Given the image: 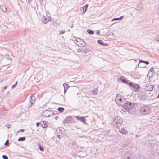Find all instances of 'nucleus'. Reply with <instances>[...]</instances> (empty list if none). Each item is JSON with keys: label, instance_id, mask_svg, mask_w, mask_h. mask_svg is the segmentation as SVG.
Masks as SVG:
<instances>
[{"label": "nucleus", "instance_id": "1", "mask_svg": "<svg viewBox=\"0 0 159 159\" xmlns=\"http://www.w3.org/2000/svg\"><path fill=\"white\" fill-rule=\"evenodd\" d=\"M115 101L118 105L123 107L125 102V100L123 96L120 94H118L116 97Z\"/></svg>", "mask_w": 159, "mask_h": 159}, {"label": "nucleus", "instance_id": "2", "mask_svg": "<svg viewBox=\"0 0 159 159\" xmlns=\"http://www.w3.org/2000/svg\"><path fill=\"white\" fill-rule=\"evenodd\" d=\"M135 107V103L127 102L125 103L123 106L122 107L126 110H128L130 109H134Z\"/></svg>", "mask_w": 159, "mask_h": 159}, {"label": "nucleus", "instance_id": "3", "mask_svg": "<svg viewBox=\"0 0 159 159\" xmlns=\"http://www.w3.org/2000/svg\"><path fill=\"white\" fill-rule=\"evenodd\" d=\"M150 108L148 106H144L141 107L140 109L141 113L143 115H147L150 112Z\"/></svg>", "mask_w": 159, "mask_h": 159}, {"label": "nucleus", "instance_id": "4", "mask_svg": "<svg viewBox=\"0 0 159 159\" xmlns=\"http://www.w3.org/2000/svg\"><path fill=\"white\" fill-rule=\"evenodd\" d=\"M114 122L116 123V124L119 125H117V127H120L123 121L121 118L120 116H116L114 120Z\"/></svg>", "mask_w": 159, "mask_h": 159}, {"label": "nucleus", "instance_id": "5", "mask_svg": "<svg viewBox=\"0 0 159 159\" xmlns=\"http://www.w3.org/2000/svg\"><path fill=\"white\" fill-rule=\"evenodd\" d=\"M51 20V17L50 14L49 13H47L44 16L43 22L44 23L46 24L48 23Z\"/></svg>", "mask_w": 159, "mask_h": 159}, {"label": "nucleus", "instance_id": "6", "mask_svg": "<svg viewBox=\"0 0 159 159\" xmlns=\"http://www.w3.org/2000/svg\"><path fill=\"white\" fill-rule=\"evenodd\" d=\"M73 121V118L71 117H68L66 118L64 121V124H67Z\"/></svg>", "mask_w": 159, "mask_h": 159}, {"label": "nucleus", "instance_id": "7", "mask_svg": "<svg viewBox=\"0 0 159 159\" xmlns=\"http://www.w3.org/2000/svg\"><path fill=\"white\" fill-rule=\"evenodd\" d=\"M88 7V5L87 4L85 6H84L82 7L81 8L80 10L81 11V12L82 14H84L85 13V12L86 11Z\"/></svg>", "mask_w": 159, "mask_h": 159}, {"label": "nucleus", "instance_id": "8", "mask_svg": "<svg viewBox=\"0 0 159 159\" xmlns=\"http://www.w3.org/2000/svg\"><path fill=\"white\" fill-rule=\"evenodd\" d=\"M153 86L149 84L147 85L146 87V90L147 91H152L153 90Z\"/></svg>", "mask_w": 159, "mask_h": 159}, {"label": "nucleus", "instance_id": "9", "mask_svg": "<svg viewBox=\"0 0 159 159\" xmlns=\"http://www.w3.org/2000/svg\"><path fill=\"white\" fill-rule=\"evenodd\" d=\"M50 111L48 110H45L42 112L43 116L45 117H48L50 116Z\"/></svg>", "mask_w": 159, "mask_h": 159}, {"label": "nucleus", "instance_id": "10", "mask_svg": "<svg viewBox=\"0 0 159 159\" xmlns=\"http://www.w3.org/2000/svg\"><path fill=\"white\" fill-rule=\"evenodd\" d=\"M76 118L78 120H80L83 122L85 123L86 121V119L84 117H79L77 116Z\"/></svg>", "mask_w": 159, "mask_h": 159}, {"label": "nucleus", "instance_id": "11", "mask_svg": "<svg viewBox=\"0 0 159 159\" xmlns=\"http://www.w3.org/2000/svg\"><path fill=\"white\" fill-rule=\"evenodd\" d=\"M132 87L134 88L135 89H134V90L135 91H137L138 90H139V87L137 84H133V86Z\"/></svg>", "mask_w": 159, "mask_h": 159}, {"label": "nucleus", "instance_id": "12", "mask_svg": "<svg viewBox=\"0 0 159 159\" xmlns=\"http://www.w3.org/2000/svg\"><path fill=\"white\" fill-rule=\"evenodd\" d=\"M98 43L103 46H108V44L107 43H105L102 42V41L101 40H98Z\"/></svg>", "mask_w": 159, "mask_h": 159}, {"label": "nucleus", "instance_id": "13", "mask_svg": "<svg viewBox=\"0 0 159 159\" xmlns=\"http://www.w3.org/2000/svg\"><path fill=\"white\" fill-rule=\"evenodd\" d=\"M120 132L124 134H127V131L124 128H122L121 129V130L120 131Z\"/></svg>", "mask_w": 159, "mask_h": 159}, {"label": "nucleus", "instance_id": "14", "mask_svg": "<svg viewBox=\"0 0 159 159\" xmlns=\"http://www.w3.org/2000/svg\"><path fill=\"white\" fill-rule=\"evenodd\" d=\"M98 93V90L97 89H94L92 91L93 94L94 95H96Z\"/></svg>", "mask_w": 159, "mask_h": 159}, {"label": "nucleus", "instance_id": "15", "mask_svg": "<svg viewBox=\"0 0 159 159\" xmlns=\"http://www.w3.org/2000/svg\"><path fill=\"white\" fill-rule=\"evenodd\" d=\"M38 146L40 151H44V148L39 143L38 144Z\"/></svg>", "mask_w": 159, "mask_h": 159}, {"label": "nucleus", "instance_id": "16", "mask_svg": "<svg viewBox=\"0 0 159 159\" xmlns=\"http://www.w3.org/2000/svg\"><path fill=\"white\" fill-rule=\"evenodd\" d=\"M26 138L25 137H21L19 138L18 139V141H23L25 140Z\"/></svg>", "mask_w": 159, "mask_h": 159}, {"label": "nucleus", "instance_id": "17", "mask_svg": "<svg viewBox=\"0 0 159 159\" xmlns=\"http://www.w3.org/2000/svg\"><path fill=\"white\" fill-rule=\"evenodd\" d=\"M58 110L60 112L62 113L64 110V108L62 107H59L58 108Z\"/></svg>", "mask_w": 159, "mask_h": 159}, {"label": "nucleus", "instance_id": "18", "mask_svg": "<svg viewBox=\"0 0 159 159\" xmlns=\"http://www.w3.org/2000/svg\"><path fill=\"white\" fill-rule=\"evenodd\" d=\"M1 8L3 11L5 12L6 11V8L4 6L2 5L1 6Z\"/></svg>", "mask_w": 159, "mask_h": 159}, {"label": "nucleus", "instance_id": "19", "mask_svg": "<svg viewBox=\"0 0 159 159\" xmlns=\"http://www.w3.org/2000/svg\"><path fill=\"white\" fill-rule=\"evenodd\" d=\"M87 32L88 33H89V34H93L94 33L93 31L92 30H89V29L87 30Z\"/></svg>", "mask_w": 159, "mask_h": 159}, {"label": "nucleus", "instance_id": "20", "mask_svg": "<svg viewBox=\"0 0 159 159\" xmlns=\"http://www.w3.org/2000/svg\"><path fill=\"white\" fill-rule=\"evenodd\" d=\"M139 62H143L145 63L146 64H149V63L147 61H145L143 60H140L139 61Z\"/></svg>", "mask_w": 159, "mask_h": 159}, {"label": "nucleus", "instance_id": "21", "mask_svg": "<svg viewBox=\"0 0 159 159\" xmlns=\"http://www.w3.org/2000/svg\"><path fill=\"white\" fill-rule=\"evenodd\" d=\"M2 157L4 159H8V158L5 155H3L2 156Z\"/></svg>", "mask_w": 159, "mask_h": 159}, {"label": "nucleus", "instance_id": "22", "mask_svg": "<svg viewBox=\"0 0 159 159\" xmlns=\"http://www.w3.org/2000/svg\"><path fill=\"white\" fill-rule=\"evenodd\" d=\"M121 19V18H114L112 20H120Z\"/></svg>", "mask_w": 159, "mask_h": 159}, {"label": "nucleus", "instance_id": "23", "mask_svg": "<svg viewBox=\"0 0 159 159\" xmlns=\"http://www.w3.org/2000/svg\"><path fill=\"white\" fill-rule=\"evenodd\" d=\"M134 84V83H131V82H129V84L131 86H132H132H133V84Z\"/></svg>", "mask_w": 159, "mask_h": 159}, {"label": "nucleus", "instance_id": "24", "mask_svg": "<svg viewBox=\"0 0 159 159\" xmlns=\"http://www.w3.org/2000/svg\"><path fill=\"white\" fill-rule=\"evenodd\" d=\"M17 82L16 81L15 83V84L12 86V88H14V87L16 86L17 85Z\"/></svg>", "mask_w": 159, "mask_h": 159}, {"label": "nucleus", "instance_id": "25", "mask_svg": "<svg viewBox=\"0 0 159 159\" xmlns=\"http://www.w3.org/2000/svg\"><path fill=\"white\" fill-rule=\"evenodd\" d=\"M9 144V141L8 140H7L6 141V142L5 145H7Z\"/></svg>", "mask_w": 159, "mask_h": 159}, {"label": "nucleus", "instance_id": "26", "mask_svg": "<svg viewBox=\"0 0 159 159\" xmlns=\"http://www.w3.org/2000/svg\"><path fill=\"white\" fill-rule=\"evenodd\" d=\"M42 127L43 128H46V127H47V125H46V124H44V125H42Z\"/></svg>", "mask_w": 159, "mask_h": 159}, {"label": "nucleus", "instance_id": "27", "mask_svg": "<svg viewBox=\"0 0 159 159\" xmlns=\"http://www.w3.org/2000/svg\"><path fill=\"white\" fill-rule=\"evenodd\" d=\"M40 125V123L39 122H37L36 123V126L37 127L39 126Z\"/></svg>", "mask_w": 159, "mask_h": 159}, {"label": "nucleus", "instance_id": "28", "mask_svg": "<svg viewBox=\"0 0 159 159\" xmlns=\"http://www.w3.org/2000/svg\"><path fill=\"white\" fill-rule=\"evenodd\" d=\"M25 130L24 129H21L20 130H19L18 132H24V131Z\"/></svg>", "mask_w": 159, "mask_h": 159}, {"label": "nucleus", "instance_id": "29", "mask_svg": "<svg viewBox=\"0 0 159 159\" xmlns=\"http://www.w3.org/2000/svg\"><path fill=\"white\" fill-rule=\"evenodd\" d=\"M64 33V31H61V34H63Z\"/></svg>", "mask_w": 159, "mask_h": 159}, {"label": "nucleus", "instance_id": "30", "mask_svg": "<svg viewBox=\"0 0 159 159\" xmlns=\"http://www.w3.org/2000/svg\"><path fill=\"white\" fill-rule=\"evenodd\" d=\"M3 88L4 89H6L7 88V86H5V87H3Z\"/></svg>", "mask_w": 159, "mask_h": 159}, {"label": "nucleus", "instance_id": "31", "mask_svg": "<svg viewBox=\"0 0 159 159\" xmlns=\"http://www.w3.org/2000/svg\"><path fill=\"white\" fill-rule=\"evenodd\" d=\"M157 98H159V95H158L157 97Z\"/></svg>", "mask_w": 159, "mask_h": 159}]
</instances>
